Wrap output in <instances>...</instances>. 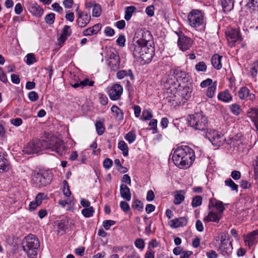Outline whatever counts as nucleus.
Segmentation results:
<instances>
[{
    "label": "nucleus",
    "instance_id": "1",
    "mask_svg": "<svg viewBox=\"0 0 258 258\" xmlns=\"http://www.w3.org/2000/svg\"><path fill=\"white\" fill-rule=\"evenodd\" d=\"M44 149H49L61 156L64 152L66 147L59 139L51 136L48 141L34 140L29 142L23 151L27 154H37Z\"/></svg>",
    "mask_w": 258,
    "mask_h": 258
},
{
    "label": "nucleus",
    "instance_id": "2",
    "mask_svg": "<svg viewBox=\"0 0 258 258\" xmlns=\"http://www.w3.org/2000/svg\"><path fill=\"white\" fill-rule=\"evenodd\" d=\"M172 160L180 168H187L195 160V152L188 146L178 147L174 151Z\"/></svg>",
    "mask_w": 258,
    "mask_h": 258
},
{
    "label": "nucleus",
    "instance_id": "3",
    "mask_svg": "<svg viewBox=\"0 0 258 258\" xmlns=\"http://www.w3.org/2000/svg\"><path fill=\"white\" fill-rule=\"evenodd\" d=\"M150 46L140 43L138 40L133 39L130 49L135 57L142 59L144 63L149 62L153 58V50Z\"/></svg>",
    "mask_w": 258,
    "mask_h": 258
},
{
    "label": "nucleus",
    "instance_id": "4",
    "mask_svg": "<svg viewBox=\"0 0 258 258\" xmlns=\"http://www.w3.org/2000/svg\"><path fill=\"white\" fill-rule=\"evenodd\" d=\"M40 246L39 239L36 236L29 234L26 236L22 242L23 250L30 258H35Z\"/></svg>",
    "mask_w": 258,
    "mask_h": 258
},
{
    "label": "nucleus",
    "instance_id": "5",
    "mask_svg": "<svg viewBox=\"0 0 258 258\" xmlns=\"http://www.w3.org/2000/svg\"><path fill=\"white\" fill-rule=\"evenodd\" d=\"M188 123L196 130L205 132L208 127V119L202 113H196L189 116Z\"/></svg>",
    "mask_w": 258,
    "mask_h": 258
},
{
    "label": "nucleus",
    "instance_id": "6",
    "mask_svg": "<svg viewBox=\"0 0 258 258\" xmlns=\"http://www.w3.org/2000/svg\"><path fill=\"white\" fill-rule=\"evenodd\" d=\"M204 16L201 11L192 10L188 15L189 24L194 28H198L204 24Z\"/></svg>",
    "mask_w": 258,
    "mask_h": 258
},
{
    "label": "nucleus",
    "instance_id": "7",
    "mask_svg": "<svg viewBox=\"0 0 258 258\" xmlns=\"http://www.w3.org/2000/svg\"><path fill=\"white\" fill-rule=\"evenodd\" d=\"M133 39L138 40L140 43L152 47L153 44V36L151 32L144 29H137Z\"/></svg>",
    "mask_w": 258,
    "mask_h": 258
},
{
    "label": "nucleus",
    "instance_id": "8",
    "mask_svg": "<svg viewBox=\"0 0 258 258\" xmlns=\"http://www.w3.org/2000/svg\"><path fill=\"white\" fill-rule=\"evenodd\" d=\"M206 137L215 146H220L223 143L225 139L218 132L214 130H207L204 132Z\"/></svg>",
    "mask_w": 258,
    "mask_h": 258
},
{
    "label": "nucleus",
    "instance_id": "9",
    "mask_svg": "<svg viewBox=\"0 0 258 258\" xmlns=\"http://www.w3.org/2000/svg\"><path fill=\"white\" fill-rule=\"evenodd\" d=\"M51 179V176L48 175L47 173H37L35 174L32 180L36 186H44L50 183Z\"/></svg>",
    "mask_w": 258,
    "mask_h": 258
},
{
    "label": "nucleus",
    "instance_id": "10",
    "mask_svg": "<svg viewBox=\"0 0 258 258\" xmlns=\"http://www.w3.org/2000/svg\"><path fill=\"white\" fill-rule=\"evenodd\" d=\"M107 56L106 61L108 66L114 71L118 70L120 66V59L118 54L116 52H110Z\"/></svg>",
    "mask_w": 258,
    "mask_h": 258
},
{
    "label": "nucleus",
    "instance_id": "11",
    "mask_svg": "<svg viewBox=\"0 0 258 258\" xmlns=\"http://www.w3.org/2000/svg\"><path fill=\"white\" fill-rule=\"evenodd\" d=\"M123 92V88L118 84L113 85L108 90V94L112 100H118Z\"/></svg>",
    "mask_w": 258,
    "mask_h": 258
},
{
    "label": "nucleus",
    "instance_id": "12",
    "mask_svg": "<svg viewBox=\"0 0 258 258\" xmlns=\"http://www.w3.org/2000/svg\"><path fill=\"white\" fill-rule=\"evenodd\" d=\"M178 35L179 38L178 39L177 44L179 49L183 51L189 49L192 45V40L190 38L183 35Z\"/></svg>",
    "mask_w": 258,
    "mask_h": 258
},
{
    "label": "nucleus",
    "instance_id": "13",
    "mask_svg": "<svg viewBox=\"0 0 258 258\" xmlns=\"http://www.w3.org/2000/svg\"><path fill=\"white\" fill-rule=\"evenodd\" d=\"M77 17L78 18L76 20L77 25L80 28L85 27L89 24L91 20V16L82 11L78 12Z\"/></svg>",
    "mask_w": 258,
    "mask_h": 258
},
{
    "label": "nucleus",
    "instance_id": "14",
    "mask_svg": "<svg viewBox=\"0 0 258 258\" xmlns=\"http://www.w3.org/2000/svg\"><path fill=\"white\" fill-rule=\"evenodd\" d=\"M238 93L239 98L241 100L252 101L255 99V95L250 93L249 89L246 87H241L238 91Z\"/></svg>",
    "mask_w": 258,
    "mask_h": 258
},
{
    "label": "nucleus",
    "instance_id": "15",
    "mask_svg": "<svg viewBox=\"0 0 258 258\" xmlns=\"http://www.w3.org/2000/svg\"><path fill=\"white\" fill-rule=\"evenodd\" d=\"M227 40L229 44L232 46L236 43H240L241 41V36L237 30H232L227 35Z\"/></svg>",
    "mask_w": 258,
    "mask_h": 258
},
{
    "label": "nucleus",
    "instance_id": "16",
    "mask_svg": "<svg viewBox=\"0 0 258 258\" xmlns=\"http://www.w3.org/2000/svg\"><path fill=\"white\" fill-rule=\"evenodd\" d=\"M258 241V230H254L247 234L244 238L245 244L249 247L255 244Z\"/></svg>",
    "mask_w": 258,
    "mask_h": 258
},
{
    "label": "nucleus",
    "instance_id": "17",
    "mask_svg": "<svg viewBox=\"0 0 258 258\" xmlns=\"http://www.w3.org/2000/svg\"><path fill=\"white\" fill-rule=\"evenodd\" d=\"M71 34L72 30L70 27L67 25L64 26L63 28L62 33L57 39L58 44L62 46L68 39V37L71 36Z\"/></svg>",
    "mask_w": 258,
    "mask_h": 258
},
{
    "label": "nucleus",
    "instance_id": "18",
    "mask_svg": "<svg viewBox=\"0 0 258 258\" xmlns=\"http://www.w3.org/2000/svg\"><path fill=\"white\" fill-rule=\"evenodd\" d=\"M94 84V81H90L88 79H85L83 81H72L71 83V85L74 88L80 87L83 88L86 86H92Z\"/></svg>",
    "mask_w": 258,
    "mask_h": 258
},
{
    "label": "nucleus",
    "instance_id": "19",
    "mask_svg": "<svg viewBox=\"0 0 258 258\" xmlns=\"http://www.w3.org/2000/svg\"><path fill=\"white\" fill-rule=\"evenodd\" d=\"M221 215L218 212L211 210L208 216L205 218L204 221L207 222H214L218 223L221 219Z\"/></svg>",
    "mask_w": 258,
    "mask_h": 258
},
{
    "label": "nucleus",
    "instance_id": "20",
    "mask_svg": "<svg viewBox=\"0 0 258 258\" xmlns=\"http://www.w3.org/2000/svg\"><path fill=\"white\" fill-rule=\"evenodd\" d=\"M101 25L96 24L92 27L85 29L83 31V34L84 36H91L97 34L101 29Z\"/></svg>",
    "mask_w": 258,
    "mask_h": 258
},
{
    "label": "nucleus",
    "instance_id": "21",
    "mask_svg": "<svg viewBox=\"0 0 258 258\" xmlns=\"http://www.w3.org/2000/svg\"><path fill=\"white\" fill-rule=\"evenodd\" d=\"M120 194L123 199L127 201H130L131 200L132 195L130 191V189L126 185L123 184L120 185Z\"/></svg>",
    "mask_w": 258,
    "mask_h": 258
},
{
    "label": "nucleus",
    "instance_id": "22",
    "mask_svg": "<svg viewBox=\"0 0 258 258\" xmlns=\"http://www.w3.org/2000/svg\"><path fill=\"white\" fill-rule=\"evenodd\" d=\"M209 207V208L211 207H215L218 211L217 212H218L221 214H222L223 211L225 210L223 203L221 201L216 200L215 199L210 200Z\"/></svg>",
    "mask_w": 258,
    "mask_h": 258
},
{
    "label": "nucleus",
    "instance_id": "23",
    "mask_svg": "<svg viewBox=\"0 0 258 258\" xmlns=\"http://www.w3.org/2000/svg\"><path fill=\"white\" fill-rule=\"evenodd\" d=\"M171 226L174 228L184 226L187 224V219L185 217L176 218L170 221Z\"/></svg>",
    "mask_w": 258,
    "mask_h": 258
},
{
    "label": "nucleus",
    "instance_id": "24",
    "mask_svg": "<svg viewBox=\"0 0 258 258\" xmlns=\"http://www.w3.org/2000/svg\"><path fill=\"white\" fill-rule=\"evenodd\" d=\"M167 99L168 101L174 106L183 104L179 93L168 96Z\"/></svg>",
    "mask_w": 258,
    "mask_h": 258
},
{
    "label": "nucleus",
    "instance_id": "25",
    "mask_svg": "<svg viewBox=\"0 0 258 258\" xmlns=\"http://www.w3.org/2000/svg\"><path fill=\"white\" fill-rule=\"evenodd\" d=\"M29 11L34 15L40 17L43 14V10L38 4L31 5L29 8Z\"/></svg>",
    "mask_w": 258,
    "mask_h": 258
},
{
    "label": "nucleus",
    "instance_id": "26",
    "mask_svg": "<svg viewBox=\"0 0 258 258\" xmlns=\"http://www.w3.org/2000/svg\"><path fill=\"white\" fill-rule=\"evenodd\" d=\"M9 169V163L4 153L0 150V172L7 171Z\"/></svg>",
    "mask_w": 258,
    "mask_h": 258
},
{
    "label": "nucleus",
    "instance_id": "27",
    "mask_svg": "<svg viewBox=\"0 0 258 258\" xmlns=\"http://www.w3.org/2000/svg\"><path fill=\"white\" fill-rule=\"evenodd\" d=\"M218 98L223 102H229L232 100V96L228 90H225L218 94Z\"/></svg>",
    "mask_w": 258,
    "mask_h": 258
},
{
    "label": "nucleus",
    "instance_id": "28",
    "mask_svg": "<svg viewBox=\"0 0 258 258\" xmlns=\"http://www.w3.org/2000/svg\"><path fill=\"white\" fill-rule=\"evenodd\" d=\"M222 56L218 54H214L211 58V62L213 66L217 70H220L222 68L221 58Z\"/></svg>",
    "mask_w": 258,
    "mask_h": 258
},
{
    "label": "nucleus",
    "instance_id": "29",
    "mask_svg": "<svg viewBox=\"0 0 258 258\" xmlns=\"http://www.w3.org/2000/svg\"><path fill=\"white\" fill-rule=\"evenodd\" d=\"M221 5L224 12H230L233 8L234 2L232 0H221Z\"/></svg>",
    "mask_w": 258,
    "mask_h": 258
},
{
    "label": "nucleus",
    "instance_id": "30",
    "mask_svg": "<svg viewBox=\"0 0 258 258\" xmlns=\"http://www.w3.org/2000/svg\"><path fill=\"white\" fill-rule=\"evenodd\" d=\"M227 233H222L221 234L220 238L221 244L219 246V247L222 251L226 249V252H227V249L228 248V247L227 246V243H228V240L227 239Z\"/></svg>",
    "mask_w": 258,
    "mask_h": 258
},
{
    "label": "nucleus",
    "instance_id": "31",
    "mask_svg": "<svg viewBox=\"0 0 258 258\" xmlns=\"http://www.w3.org/2000/svg\"><path fill=\"white\" fill-rule=\"evenodd\" d=\"M111 111L114 114V116L118 120L123 119V112L118 106L113 105L111 108Z\"/></svg>",
    "mask_w": 258,
    "mask_h": 258
},
{
    "label": "nucleus",
    "instance_id": "32",
    "mask_svg": "<svg viewBox=\"0 0 258 258\" xmlns=\"http://www.w3.org/2000/svg\"><path fill=\"white\" fill-rule=\"evenodd\" d=\"M69 224V220L68 219H63L57 221V226L59 229V232H65L66 229H68V225Z\"/></svg>",
    "mask_w": 258,
    "mask_h": 258
},
{
    "label": "nucleus",
    "instance_id": "33",
    "mask_svg": "<svg viewBox=\"0 0 258 258\" xmlns=\"http://www.w3.org/2000/svg\"><path fill=\"white\" fill-rule=\"evenodd\" d=\"M136 8L135 6H129L125 8L124 19L126 21H129L133 14L136 11Z\"/></svg>",
    "mask_w": 258,
    "mask_h": 258
},
{
    "label": "nucleus",
    "instance_id": "34",
    "mask_svg": "<svg viewBox=\"0 0 258 258\" xmlns=\"http://www.w3.org/2000/svg\"><path fill=\"white\" fill-rule=\"evenodd\" d=\"M226 186L230 188L231 190L235 191L236 193L238 192V186L230 178H227L224 181Z\"/></svg>",
    "mask_w": 258,
    "mask_h": 258
},
{
    "label": "nucleus",
    "instance_id": "35",
    "mask_svg": "<svg viewBox=\"0 0 258 258\" xmlns=\"http://www.w3.org/2000/svg\"><path fill=\"white\" fill-rule=\"evenodd\" d=\"M181 101L184 104L191 96V92L189 91V88H184L182 90V92L180 94Z\"/></svg>",
    "mask_w": 258,
    "mask_h": 258
},
{
    "label": "nucleus",
    "instance_id": "36",
    "mask_svg": "<svg viewBox=\"0 0 258 258\" xmlns=\"http://www.w3.org/2000/svg\"><path fill=\"white\" fill-rule=\"evenodd\" d=\"M117 77L119 79H123L125 76H130L131 79H133V75L131 70H128L127 71L125 70L119 71L117 73Z\"/></svg>",
    "mask_w": 258,
    "mask_h": 258
},
{
    "label": "nucleus",
    "instance_id": "37",
    "mask_svg": "<svg viewBox=\"0 0 258 258\" xmlns=\"http://www.w3.org/2000/svg\"><path fill=\"white\" fill-rule=\"evenodd\" d=\"M217 87V82H214L213 84L208 87L207 92V96L209 98H213L215 95V90Z\"/></svg>",
    "mask_w": 258,
    "mask_h": 258
},
{
    "label": "nucleus",
    "instance_id": "38",
    "mask_svg": "<svg viewBox=\"0 0 258 258\" xmlns=\"http://www.w3.org/2000/svg\"><path fill=\"white\" fill-rule=\"evenodd\" d=\"M247 116L253 122L258 118V109L251 108L247 111Z\"/></svg>",
    "mask_w": 258,
    "mask_h": 258
},
{
    "label": "nucleus",
    "instance_id": "39",
    "mask_svg": "<svg viewBox=\"0 0 258 258\" xmlns=\"http://www.w3.org/2000/svg\"><path fill=\"white\" fill-rule=\"evenodd\" d=\"M181 192L183 193L184 192L183 190H181L175 195L174 203L175 205L180 204L184 201L185 197L183 194H181Z\"/></svg>",
    "mask_w": 258,
    "mask_h": 258
},
{
    "label": "nucleus",
    "instance_id": "40",
    "mask_svg": "<svg viewBox=\"0 0 258 258\" xmlns=\"http://www.w3.org/2000/svg\"><path fill=\"white\" fill-rule=\"evenodd\" d=\"M258 70V61H256L250 65L249 71L251 75L255 77L257 75Z\"/></svg>",
    "mask_w": 258,
    "mask_h": 258
},
{
    "label": "nucleus",
    "instance_id": "41",
    "mask_svg": "<svg viewBox=\"0 0 258 258\" xmlns=\"http://www.w3.org/2000/svg\"><path fill=\"white\" fill-rule=\"evenodd\" d=\"M118 148L123 152V156H126L128 155V147L123 141H121L118 143Z\"/></svg>",
    "mask_w": 258,
    "mask_h": 258
},
{
    "label": "nucleus",
    "instance_id": "42",
    "mask_svg": "<svg viewBox=\"0 0 258 258\" xmlns=\"http://www.w3.org/2000/svg\"><path fill=\"white\" fill-rule=\"evenodd\" d=\"M230 109L235 115H239L241 112V108L239 105L234 103L230 106Z\"/></svg>",
    "mask_w": 258,
    "mask_h": 258
},
{
    "label": "nucleus",
    "instance_id": "43",
    "mask_svg": "<svg viewBox=\"0 0 258 258\" xmlns=\"http://www.w3.org/2000/svg\"><path fill=\"white\" fill-rule=\"evenodd\" d=\"M101 12V6L99 4H95L92 10V16L94 17H99Z\"/></svg>",
    "mask_w": 258,
    "mask_h": 258
},
{
    "label": "nucleus",
    "instance_id": "44",
    "mask_svg": "<svg viewBox=\"0 0 258 258\" xmlns=\"http://www.w3.org/2000/svg\"><path fill=\"white\" fill-rule=\"evenodd\" d=\"M94 212V209L92 207H89L82 210V213L85 217H90L93 216Z\"/></svg>",
    "mask_w": 258,
    "mask_h": 258
},
{
    "label": "nucleus",
    "instance_id": "45",
    "mask_svg": "<svg viewBox=\"0 0 258 258\" xmlns=\"http://www.w3.org/2000/svg\"><path fill=\"white\" fill-rule=\"evenodd\" d=\"M202 203V198L200 196H197L193 198L191 206L193 208L200 206Z\"/></svg>",
    "mask_w": 258,
    "mask_h": 258
},
{
    "label": "nucleus",
    "instance_id": "46",
    "mask_svg": "<svg viewBox=\"0 0 258 258\" xmlns=\"http://www.w3.org/2000/svg\"><path fill=\"white\" fill-rule=\"evenodd\" d=\"M95 126L97 134L99 135H102L105 131V127L103 123L100 121H97L95 123Z\"/></svg>",
    "mask_w": 258,
    "mask_h": 258
},
{
    "label": "nucleus",
    "instance_id": "47",
    "mask_svg": "<svg viewBox=\"0 0 258 258\" xmlns=\"http://www.w3.org/2000/svg\"><path fill=\"white\" fill-rule=\"evenodd\" d=\"M152 116V113L150 110H144L141 119L142 120H150Z\"/></svg>",
    "mask_w": 258,
    "mask_h": 258
},
{
    "label": "nucleus",
    "instance_id": "48",
    "mask_svg": "<svg viewBox=\"0 0 258 258\" xmlns=\"http://www.w3.org/2000/svg\"><path fill=\"white\" fill-rule=\"evenodd\" d=\"M123 258H141L133 248L129 249L128 253L123 256Z\"/></svg>",
    "mask_w": 258,
    "mask_h": 258
},
{
    "label": "nucleus",
    "instance_id": "49",
    "mask_svg": "<svg viewBox=\"0 0 258 258\" xmlns=\"http://www.w3.org/2000/svg\"><path fill=\"white\" fill-rule=\"evenodd\" d=\"M136 138V136L134 132H130L125 136V140L128 142L130 144L133 143Z\"/></svg>",
    "mask_w": 258,
    "mask_h": 258
},
{
    "label": "nucleus",
    "instance_id": "50",
    "mask_svg": "<svg viewBox=\"0 0 258 258\" xmlns=\"http://www.w3.org/2000/svg\"><path fill=\"white\" fill-rule=\"evenodd\" d=\"M63 195L67 197H69L71 195V192L69 188V184L66 180L63 181Z\"/></svg>",
    "mask_w": 258,
    "mask_h": 258
},
{
    "label": "nucleus",
    "instance_id": "51",
    "mask_svg": "<svg viewBox=\"0 0 258 258\" xmlns=\"http://www.w3.org/2000/svg\"><path fill=\"white\" fill-rule=\"evenodd\" d=\"M132 207L133 209H137L139 211H142L143 210V205L139 200H136L133 202Z\"/></svg>",
    "mask_w": 258,
    "mask_h": 258
},
{
    "label": "nucleus",
    "instance_id": "52",
    "mask_svg": "<svg viewBox=\"0 0 258 258\" xmlns=\"http://www.w3.org/2000/svg\"><path fill=\"white\" fill-rule=\"evenodd\" d=\"M248 6L255 10V14L258 15V0H249Z\"/></svg>",
    "mask_w": 258,
    "mask_h": 258
},
{
    "label": "nucleus",
    "instance_id": "53",
    "mask_svg": "<svg viewBox=\"0 0 258 258\" xmlns=\"http://www.w3.org/2000/svg\"><path fill=\"white\" fill-rule=\"evenodd\" d=\"M196 70L198 72H205L207 70V66L204 61H200L195 66Z\"/></svg>",
    "mask_w": 258,
    "mask_h": 258
},
{
    "label": "nucleus",
    "instance_id": "54",
    "mask_svg": "<svg viewBox=\"0 0 258 258\" xmlns=\"http://www.w3.org/2000/svg\"><path fill=\"white\" fill-rule=\"evenodd\" d=\"M55 20V14L54 13H50L47 15L45 17V21L46 23L51 25L52 24Z\"/></svg>",
    "mask_w": 258,
    "mask_h": 258
},
{
    "label": "nucleus",
    "instance_id": "55",
    "mask_svg": "<svg viewBox=\"0 0 258 258\" xmlns=\"http://www.w3.org/2000/svg\"><path fill=\"white\" fill-rule=\"evenodd\" d=\"M26 62L28 65H31L33 64L34 62H36V60L35 59V56L33 53H29L26 56Z\"/></svg>",
    "mask_w": 258,
    "mask_h": 258
},
{
    "label": "nucleus",
    "instance_id": "56",
    "mask_svg": "<svg viewBox=\"0 0 258 258\" xmlns=\"http://www.w3.org/2000/svg\"><path fill=\"white\" fill-rule=\"evenodd\" d=\"M115 222L113 220H105L103 222V226L105 230H109L110 226L115 224Z\"/></svg>",
    "mask_w": 258,
    "mask_h": 258
},
{
    "label": "nucleus",
    "instance_id": "57",
    "mask_svg": "<svg viewBox=\"0 0 258 258\" xmlns=\"http://www.w3.org/2000/svg\"><path fill=\"white\" fill-rule=\"evenodd\" d=\"M120 207L121 209L124 212L127 213L130 209V206L128 203L124 201L120 202Z\"/></svg>",
    "mask_w": 258,
    "mask_h": 258
},
{
    "label": "nucleus",
    "instance_id": "58",
    "mask_svg": "<svg viewBox=\"0 0 258 258\" xmlns=\"http://www.w3.org/2000/svg\"><path fill=\"white\" fill-rule=\"evenodd\" d=\"M135 245L137 248L141 249H143L145 247L144 241L141 238L137 239L135 242Z\"/></svg>",
    "mask_w": 258,
    "mask_h": 258
},
{
    "label": "nucleus",
    "instance_id": "59",
    "mask_svg": "<svg viewBox=\"0 0 258 258\" xmlns=\"http://www.w3.org/2000/svg\"><path fill=\"white\" fill-rule=\"evenodd\" d=\"M125 38L123 35H120L116 40L117 44L123 47L125 45Z\"/></svg>",
    "mask_w": 258,
    "mask_h": 258
},
{
    "label": "nucleus",
    "instance_id": "60",
    "mask_svg": "<svg viewBox=\"0 0 258 258\" xmlns=\"http://www.w3.org/2000/svg\"><path fill=\"white\" fill-rule=\"evenodd\" d=\"M99 99L100 103L103 105H105L108 103V99L106 95L102 94H99Z\"/></svg>",
    "mask_w": 258,
    "mask_h": 258
},
{
    "label": "nucleus",
    "instance_id": "61",
    "mask_svg": "<svg viewBox=\"0 0 258 258\" xmlns=\"http://www.w3.org/2000/svg\"><path fill=\"white\" fill-rule=\"evenodd\" d=\"M0 80L4 83L8 82V79L6 73L4 72L3 69L0 67Z\"/></svg>",
    "mask_w": 258,
    "mask_h": 258
},
{
    "label": "nucleus",
    "instance_id": "62",
    "mask_svg": "<svg viewBox=\"0 0 258 258\" xmlns=\"http://www.w3.org/2000/svg\"><path fill=\"white\" fill-rule=\"evenodd\" d=\"M29 99L33 102L36 101L38 98L37 93L35 91H31L28 95Z\"/></svg>",
    "mask_w": 258,
    "mask_h": 258
},
{
    "label": "nucleus",
    "instance_id": "63",
    "mask_svg": "<svg viewBox=\"0 0 258 258\" xmlns=\"http://www.w3.org/2000/svg\"><path fill=\"white\" fill-rule=\"evenodd\" d=\"M113 162L112 161L109 159L106 158L103 161V167L106 169H109L112 165Z\"/></svg>",
    "mask_w": 258,
    "mask_h": 258
},
{
    "label": "nucleus",
    "instance_id": "64",
    "mask_svg": "<svg viewBox=\"0 0 258 258\" xmlns=\"http://www.w3.org/2000/svg\"><path fill=\"white\" fill-rule=\"evenodd\" d=\"M253 167L255 178L258 179V155L253 164Z\"/></svg>",
    "mask_w": 258,
    "mask_h": 258
}]
</instances>
